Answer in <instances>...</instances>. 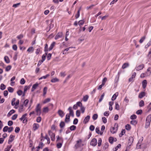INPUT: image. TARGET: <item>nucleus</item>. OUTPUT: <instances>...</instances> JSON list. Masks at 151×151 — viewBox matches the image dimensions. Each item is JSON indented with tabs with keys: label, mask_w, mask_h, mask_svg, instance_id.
<instances>
[{
	"label": "nucleus",
	"mask_w": 151,
	"mask_h": 151,
	"mask_svg": "<svg viewBox=\"0 0 151 151\" xmlns=\"http://www.w3.org/2000/svg\"><path fill=\"white\" fill-rule=\"evenodd\" d=\"M144 105V103L143 100H141L139 103V106L140 107H142Z\"/></svg>",
	"instance_id": "obj_50"
},
{
	"label": "nucleus",
	"mask_w": 151,
	"mask_h": 151,
	"mask_svg": "<svg viewBox=\"0 0 151 151\" xmlns=\"http://www.w3.org/2000/svg\"><path fill=\"white\" fill-rule=\"evenodd\" d=\"M81 8H80L78 10L77 14L75 16V17L76 19H77L80 16V11L81 10Z\"/></svg>",
	"instance_id": "obj_29"
},
{
	"label": "nucleus",
	"mask_w": 151,
	"mask_h": 151,
	"mask_svg": "<svg viewBox=\"0 0 151 151\" xmlns=\"http://www.w3.org/2000/svg\"><path fill=\"white\" fill-rule=\"evenodd\" d=\"M121 144H119L114 148L113 149L114 151H116L118 148L121 147Z\"/></svg>",
	"instance_id": "obj_39"
},
{
	"label": "nucleus",
	"mask_w": 151,
	"mask_h": 151,
	"mask_svg": "<svg viewBox=\"0 0 151 151\" xmlns=\"http://www.w3.org/2000/svg\"><path fill=\"white\" fill-rule=\"evenodd\" d=\"M49 135L50 136L51 139L52 141H54L55 140V134L53 133L51 131H50L48 132Z\"/></svg>",
	"instance_id": "obj_4"
},
{
	"label": "nucleus",
	"mask_w": 151,
	"mask_h": 151,
	"mask_svg": "<svg viewBox=\"0 0 151 151\" xmlns=\"http://www.w3.org/2000/svg\"><path fill=\"white\" fill-rule=\"evenodd\" d=\"M15 112V111L14 110L12 109L7 114V116H10L12 114L14 113Z\"/></svg>",
	"instance_id": "obj_28"
},
{
	"label": "nucleus",
	"mask_w": 151,
	"mask_h": 151,
	"mask_svg": "<svg viewBox=\"0 0 151 151\" xmlns=\"http://www.w3.org/2000/svg\"><path fill=\"white\" fill-rule=\"evenodd\" d=\"M68 110L69 111V114H68L70 116H71L72 117L74 116V112L73 110L72 109V108L71 107H69L68 109Z\"/></svg>",
	"instance_id": "obj_7"
},
{
	"label": "nucleus",
	"mask_w": 151,
	"mask_h": 151,
	"mask_svg": "<svg viewBox=\"0 0 151 151\" xmlns=\"http://www.w3.org/2000/svg\"><path fill=\"white\" fill-rule=\"evenodd\" d=\"M6 88V86L4 84L2 83L1 84L0 88L1 90H4Z\"/></svg>",
	"instance_id": "obj_38"
},
{
	"label": "nucleus",
	"mask_w": 151,
	"mask_h": 151,
	"mask_svg": "<svg viewBox=\"0 0 151 151\" xmlns=\"http://www.w3.org/2000/svg\"><path fill=\"white\" fill-rule=\"evenodd\" d=\"M144 67V65L143 64H142L138 66H136L135 69L139 71L142 70Z\"/></svg>",
	"instance_id": "obj_10"
},
{
	"label": "nucleus",
	"mask_w": 151,
	"mask_h": 151,
	"mask_svg": "<svg viewBox=\"0 0 151 151\" xmlns=\"http://www.w3.org/2000/svg\"><path fill=\"white\" fill-rule=\"evenodd\" d=\"M147 84V82L146 80H144L142 82V87L143 88H145Z\"/></svg>",
	"instance_id": "obj_18"
},
{
	"label": "nucleus",
	"mask_w": 151,
	"mask_h": 151,
	"mask_svg": "<svg viewBox=\"0 0 151 151\" xmlns=\"http://www.w3.org/2000/svg\"><path fill=\"white\" fill-rule=\"evenodd\" d=\"M118 95V93H115L112 96L111 98V100L112 101H114L116 99V97Z\"/></svg>",
	"instance_id": "obj_20"
},
{
	"label": "nucleus",
	"mask_w": 151,
	"mask_h": 151,
	"mask_svg": "<svg viewBox=\"0 0 151 151\" xmlns=\"http://www.w3.org/2000/svg\"><path fill=\"white\" fill-rule=\"evenodd\" d=\"M51 23L49 25V29L50 30L52 28L54 27V24L52 23L53 22V20L52 19H51L50 21Z\"/></svg>",
	"instance_id": "obj_26"
},
{
	"label": "nucleus",
	"mask_w": 151,
	"mask_h": 151,
	"mask_svg": "<svg viewBox=\"0 0 151 151\" xmlns=\"http://www.w3.org/2000/svg\"><path fill=\"white\" fill-rule=\"evenodd\" d=\"M134 140V139L132 137H129L128 142V144L132 145Z\"/></svg>",
	"instance_id": "obj_12"
},
{
	"label": "nucleus",
	"mask_w": 151,
	"mask_h": 151,
	"mask_svg": "<svg viewBox=\"0 0 151 151\" xmlns=\"http://www.w3.org/2000/svg\"><path fill=\"white\" fill-rule=\"evenodd\" d=\"M16 98H14L13 99L12 101V105L13 106H14L16 102H15V101H16Z\"/></svg>",
	"instance_id": "obj_57"
},
{
	"label": "nucleus",
	"mask_w": 151,
	"mask_h": 151,
	"mask_svg": "<svg viewBox=\"0 0 151 151\" xmlns=\"http://www.w3.org/2000/svg\"><path fill=\"white\" fill-rule=\"evenodd\" d=\"M23 108L24 106L23 104L20 105L19 108V111L20 113L24 111Z\"/></svg>",
	"instance_id": "obj_22"
},
{
	"label": "nucleus",
	"mask_w": 151,
	"mask_h": 151,
	"mask_svg": "<svg viewBox=\"0 0 151 151\" xmlns=\"http://www.w3.org/2000/svg\"><path fill=\"white\" fill-rule=\"evenodd\" d=\"M129 65V63H124L122 65V69H124L128 67Z\"/></svg>",
	"instance_id": "obj_35"
},
{
	"label": "nucleus",
	"mask_w": 151,
	"mask_h": 151,
	"mask_svg": "<svg viewBox=\"0 0 151 151\" xmlns=\"http://www.w3.org/2000/svg\"><path fill=\"white\" fill-rule=\"evenodd\" d=\"M151 121V114L149 115L147 117L146 122H150Z\"/></svg>",
	"instance_id": "obj_27"
},
{
	"label": "nucleus",
	"mask_w": 151,
	"mask_h": 151,
	"mask_svg": "<svg viewBox=\"0 0 151 151\" xmlns=\"http://www.w3.org/2000/svg\"><path fill=\"white\" fill-rule=\"evenodd\" d=\"M119 74H120V73L119 72L118 73V75H117L115 77V78L114 79V82L115 83H117L118 82V81H119Z\"/></svg>",
	"instance_id": "obj_24"
},
{
	"label": "nucleus",
	"mask_w": 151,
	"mask_h": 151,
	"mask_svg": "<svg viewBox=\"0 0 151 151\" xmlns=\"http://www.w3.org/2000/svg\"><path fill=\"white\" fill-rule=\"evenodd\" d=\"M105 129V126L104 125H102L101 126V133H100V135H102L103 134V132L104 131V130Z\"/></svg>",
	"instance_id": "obj_34"
},
{
	"label": "nucleus",
	"mask_w": 151,
	"mask_h": 151,
	"mask_svg": "<svg viewBox=\"0 0 151 151\" xmlns=\"http://www.w3.org/2000/svg\"><path fill=\"white\" fill-rule=\"evenodd\" d=\"M98 117V115L97 114H94L93 116H92L93 119V120H96L97 119Z\"/></svg>",
	"instance_id": "obj_52"
},
{
	"label": "nucleus",
	"mask_w": 151,
	"mask_h": 151,
	"mask_svg": "<svg viewBox=\"0 0 151 151\" xmlns=\"http://www.w3.org/2000/svg\"><path fill=\"white\" fill-rule=\"evenodd\" d=\"M39 125L37 123H34L32 125V129L34 131H36L39 128Z\"/></svg>",
	"instance_id": "obj_5"
},
{
	"label": "nucleus",
	"mask_w": 151,
	"mask_h": 151,
	"mask_svg": "<svg viewBox=\"0 0 151 151\" xmlns=\"http://www.w3.org/2000/svg\"><path fill=\"white\" fill-rule=\"evenodd\" d=\"M15 136L11 134L9 137V139L8 141V143L10 144L14 140Z\"/></svg>",
	"instance_id": "obj_9"
},
{
	"label": "nucleus",
	"mask_w": 151,
	"mask_h": 151,
	"mask_svg": "<svg viewBox=\"0 0 151 151\" xmlns=\"http://www.w3.org/2000/svg\"><path fill=\"white\" fill-rule=\"evenodd\" d=\"M38 86V84L37 83H36L35 84H34L32 87L31 89V91L32 92L34 90L37 88Z\"/></svg>",
	"instance_id": "obj_16"
},
{
	"label": "nucleus",
	"mask_w": 151,
	"mask_h": 151,
	"mask_svg": "<svg viewBox=\"0 0 151 151\" xmlns=\"http://www.w3.org/2000/svg\"><path fill=\"white\" fill-rule=\"evenodd\" d=\"M47 54V52H45V54L42 55V58L41 63H43L45 61Z\"/></svg>",
	"instance_id": "obj_17"
},
{
	"label": "nucleus",
	"mask_w": 151,
	"mask_h": 151,
	"mask_svg": "<svg viewBox=\"0 0 151 151\" xmlns=\"http://www.w3.org/2000/svg\"><path fill=\"white\" fill-rule=\"evenodd\" d=\"M76 128V127L74 125H72L70 127V130L71 131L74 130Z\"/></svg>",
	"instance_id": "obj_56"
},
{
	"label": "nucleus",
	"mask_w": 151,
	"mask_h": 151,
	"mask_svg": "<svg viewBox=\"0 0 151 151\" xmlns=\"http://www.w3.org/2000/svg\"><path fill=\"white\" fill-rule=\"evenodd\" d=\"M47 88L46 87H45L44 88L43 90V96H45V95L46 94Z\"/></svg>",
	"instance_id": "obj_32"
},
{
	"label": "nucleus",
	"mask_w": 151,
	"mask_h": 151,
	"mask_svg": "<svg viewBox=\"0 0 151 151\" xmlns=\"http://www.w3.org/2000/svg\"><path fill=\"white\" fill-rule=\"evenodd\" d=\"M63 36V33L62 32H59L56 35L55 37V40H57L60 38H61Z\"/></svg>",
	"instance_id": "obj_8"
},
{
	"label": "nucleus",
	"mask_w": 151,
	"mask_h": 151,
	"mask_svg": "<svg viewBox=\"0 0 151 151\" xmlns=\"http://www.w3.org/2000/svg\"><path fill=\"white\" fill-rule=\"evenodd\" d=\"M143 140V137H142L141 138V139H140L139 140V141L138 142V143H137V147L138 149H139V148H140V146H141L140 145H139V144L140 143H141V142Z\"/></svg>",
	"instance_id": "obj_19"
},
{
	"label": "nucleus",
	"mask_w": 151,
	"mask_h": 151,
	"mask_svg": "<svg viewBox=\"0 0 151 151\" xmlns=\"http://www.w3.org/2000/svg\"><path fill=\"white\" fill-rule=\"evenodd\" d=\"M34 50V48L32 47H30L27 50V51L28 52H33Z\"/></svg>",
	"instance_id": "obj_30"
},
{
	"label": "nucleus",
	"mask_w": 151,
	"mask_h": 151,
	"mask_svg": "<svg viewBox=\"0 0 151 151\" xmlns=\"http://www.w3.org/2000/svg\"><path fill=\"white\" fill-rule=\"evenodd\" d=\"M43 143L42 142H40L38 147H37V148H42L43 146Z\"/></svg>",
	"instance_id": "obj_53"
},
{
	"label": "nucleus",
	"mask_w": 151,
	"mask_h": 151,
	"mask_svg": "<svg viewBox=\"0 0 151 151\" xmlns=\"http://www.w3.org/2000/svg\"><path fill=\"white\" fill-rule=\"evenodd\" d=\"M118 125L117 124H115L114 126L111 127L110 128V132L111 133L114 134L116 132L118 129Z\"/></svg>",
	"instance_id": "obj_1"
},
{
	"label": "nucleus",
	"mask_w": 151,
	"mask_h": 151,
	"mask_svg": "<svg viewBox=\"0 0 151 151\" xmlns=\"http://www.w3.org/2000/svg\"><path fill=\"white\" fill-rule=\"evenodd\" d=\"M31 86V85H30L29 86H25L24 88V92H25L27 90L29 89Z\"/></svg>",
	"instance_id": "obj_23"
},
{
	"label": "nucleus",
	"mask_w": 151,
	"mask_h": 151,
	"mask_svg": "<svg viewBox=\"0 0 151 151\" xmlns=\"http://www.w3.org/2000/svg\"><path fill=\"white\" fill-rule=\"evenodd\" d=\"M8 91L10 93H13L14 91V89L10 87H8Z\"/></svg>",
	"instance_id": "obj_48"
},
{
	"label": "nucleus",
	"mask_w": 151,
	"mask_h": 151,
	"mask_svg": "<svg viewBox=\"0 0 151 151\" xmlns=\"http://www.w3.org/2000/svg\"><path fill=\"white\" fill-rule=\"evenodd\" d=\"M44 51L45 52H47L48 51V45L47 44H46L45 45L44 48Z\"/></svg>",
	"instance_id": "obj_46"
},
{
	"label": "nucleus",
	"mask_w": 151,
	"mask_h": 151,
	"mask_svg": "<svg viewBox=\"0 0 151 151\" xmlns=\"http://www.w3.org/2000/svg\"><path fill=\"white\" fill-rule=\"evenodd\" d=\"M29 102V100L27 99L25 100L24 102V104L25 106H27Z\"/></svg>",
	"instance_id": "obj_63"
},
{
	"label": "nucleus",
	"mask_w": 151,
	"mask_h": 151,
	"mask_svg": "<svg viewBox=\"0 0 151 151\" xmlns=\"http://www.w3.org/2000/svg\"><path fill=\"white\" fill-rule=\"evenodd\" d=\"M51 100V99L50 98H48L45 99L43 102V104H45L49 102Z\"/></svg>",
	"instance_id": "obj_36"
},
{
	"label": "nucleus",
	"mask_w": 151,
	"mask_h": 151,
	"mask_svg": "<svg viewBox=\"0 0 151 151\" xmlns=\"http://www.w3.org/2000/svg\"><path fill=\"white\" fill-rule=\"evenodd\" d=\"M97 141L96 139L93 138L92 139L90 142L91 145L95 146L97 144Z\"/></svg>",
	"instance_id": "obj_6"
},
{
	"label": "nucleus",
	"mask_w": 151,
	"mask_h": 151,
	"mask_svg": "<svg viewBox=\"0 0 151 151\" xmlns=\"http://www.w3.org/2000/svg\"><path fill=\"white\" fill-rule=\"evenodd\" d=\"M49 111V109L48 107H44L43 109V111L44 113H47Z\"/></svg>",
	"instance_id": "obj_41"
},
{
	"label": "nucleus",
	"mask_w": 151,
	"mask_h": 151,
	"mask_svg": "<svg viewBox=\"0 0 151 151\" xmlns=\"http://www.w3.org/2000/svg\"><path fill=\"white\" fill-rule=\"evenodd\" d=\"M44 138L47 140L48 144H49L50 142V139L48 137L47 135H46Z\"/></svg>",
	"instance_id": "obj_45"
},
{
	"label": "nucleus",
	"mask_w": 151,
	"mask_h": 151,
	"mask_svg": "<svg viewBox=\"0 0 151 151\" xmlns=\"http://www.w3.org/2000/svg\"><path fill=\"white\" fill-rule=\"evenodd\" d=\"M36 111L37 112V115L40 116V115L41 114V107L40 106V104H38L36 108H35Z\"/></svg>",
	"instance_id": "obj_2"
},
{
	"label": "nucleus",
	"mask_w": 151,
	"mask_h": 151,
	"mask_svg": "<svg viewBox=\"0 0 151 151\" xmlns=\"http://www.w3.org/2000/svg\"><path fill=\"white\" fill-rule=\"evenodd\" d=\"M27 115V114L25 113L24 114L22 115V117L19 119V120L21 121L23 119H27V118L26 116Z\"/></svg>",
	"instance_id": "obj_25"
},
{
	"label": "nucleus",
	"mask_w": 151,
	"mask_h": 151,
	"mask_svg": "<svg viewBox=\"0 0 151 151\" xmlns=\"http://www.w3.org/2000/svg\"><path fill=\"white\" fill-rule=\"evenodd\" d=\"M25 81L24 78H22L20 81V83L21 84L23 85L24 84L25 82Z\"/></svg>",
	"instance_id": "obj_60"
},
{
	"label": "nucleus",
	"mask_w": 151,
	"mask_h": 151,
	"mask_svg": "<svg viewBox=\"0 0 151 151\" xmlns=\"http://www.w3.org/2000/svg\"><path fill=\"white\" fill-rule=\"evenodd\" d=\"M58 81L59 79H58L57 78H55L52 79L51 80V82L52 83H55L58 82Z\"/></svg>",
	"instance_id": "obj_43"
},
{
	"label": "nucleus",
	"mask_w": 151,
	"mask_h": 151,
	"mask_svg": "<svg viewBox=\"0 0 151 151\" xmlns=\"http://www.w3.org/2000/svg\"><path fill=\"white\" fill-rule=\"evenodd\" d=\"M12 147V145L8 146L4 150V151H9Z\"/></svg>",
	"instance_id": "obj_47"
},
{
	"label": "nucleus",
	"mask_w": 151,
	"mask_h": 151,
	"mask_svg": "<svg viewBox=\"0 0 151 151\" xmlns=\"http://www.w3.org/2000/svg\"><path fill=\"white\" fill-rule=\"evenodd\" d=\"M4 60L5 62L7 63H9L10 62L9 59V57L7 56H5L4 57Z\"/></svg>",
	"instance_id": "obj_31"
},
{
	"label": "nucleus",
	"mask_w": 151,
	"mask_h": 151,
	"mask_svg": "<svg viewBox=\"0 0 151 151\" xmlns=\"http://www.w3.org/2000/svg\"><path fill=\"white\" fill-rule=\"evenodd\" d=\"M114 138L112 137H110L109 138V142L111 144L113 143L114 142Z\"/></svg>",
	"instance_id": "obj_54"
},
{
	"label": "nucleus",
	"mask_w": 151,
	"mask_h": 151,
	"mask_svg": "<svg viewBox=\"0 0 151 151\" xmlns=\"http://www.w3.org/2000/svg\"><path fill=\"white\" fill-rule=\"evenodd\" d=\"M147 71L148 73L147 72V74L148 75V76L150 75L151 74V68L149 67L148 68L147 70Z\"/></svg>",
	"instance_id": "obj_55"
},
{
	"label": "nucleus",
	"mask_w": 151,
	"mask_h": 151,
	"mask_svg": "<svg viewBox=\"0 0 151 151\" xmlns=\"http://www.w3.org/2000/svg\"><path fill=\"white\" fill-rule=\"evenodd\" d=\"M125 128L127 130H129L131 129L130 125L129 124H127L125 126Z\"/></svg>",
	"instance_id": "obj_61"
},
{
	"label": "nucleus",
	"mask_w": 151,
	"mask_h": 151,
	"mask_svg": "<svg viewBox=\"0 0 151 151\" xmlns=\"http://www.w3.org/2000/svg\"><path fill=\"white\" fill-rule=\"evenodd\" d=\"M65 124L63 121H61L60 124V127L61 128H63L65 126Z\"/></svg>",
	"instance_id": "obj_37"
},
{
	"label": "nucleus",
	"mask_w": 151,
	"mask_h": 151,
	"mask_svg": "<svg viewBox=\"0 0 151 151\" xmlns=\"http://www.w3.org/2000/svg\"><path fill=\"white\" fill-rule=\"evenodd\" d=\"M102 139L101 138H99L98 139V144L99 146H100L101 144Z\"/></svg>",
	"instance_id": "obj_58"
},
{
	"label": "nucleus",
	"mask_w": 151,
	"mask_h": 151,
	"mask_svg": "<svg viewBox=\"0 0 151 151\" xmlns=\"http://www.w3.org/2000/svg\"><path fill=\"white\" fill-rule=\"evenodd\" d=\"M145 95V93L144 92H141L139 95L138 97L140 98H142Z\"/></svg>",
	"instance_id": "obj_21"
},
{
	"label": "nucleus",
	"mask_w": 151,
	"mask_h": 151,
	"mask_svg": "<svg viewBox=\"0 0 151 151\" xmlns=\"http://www.w3.org/2000/svg\"><path fill=\"white\" fill-rule=\"evenodd\" d=\"M105 94L104 93H103L101 95V96L100 98L99 99V102H101L102 100L103 99L104 97V96Z\"/></svg>",
	"instance_id": "obj_44"
},
{
	"label": "nucleus",
	"mask_w": 151,
	"mask_h": 151,
	"mask_svg": "<svg viewBox=\"0 0 151 151\" xmlns=\"http://www.w3.org/2000/svg\"><path fill=\"white\" fill-rule=\"evenodd\" d=\"M88 96L87 95H86V96H83V101L84 102L86 101L88 99Z\"/></svg>",
	"instance_id": "obj_49"
},
{
	"label": "nucleus",
	"mask_w": 151,
	"mask_h": 151,
	"mask_svg": "<svg viewBox=\"0 0 151 151\" xmlns=\"http://www.w3.org/2000/svg\"><path fill=\"white\" fill-rule=\"evenodd\" d=\"M73 47H68V48H67L65 49L63 52V54H65L69 50V49L70 48H72Z\"/></svg>",
	"instance_id": "obj_33"
},
{
	"label": "nucleus",
	"mask_w": 151,
	"mask_h": 151,
	"mask_svg": "<svg viewBox=\"0 0 151 151\" xmlns=\"http://www.w3.org/2000/svg\"><path fill=\"white\" fill-rule=\"evenodd\" d=\"M82 141L81 139H79L76 141V143L75 145V147L76 148H78L80 147L81 145Z\"/></svg>",
	"instance_id": "obj_3"
},
{
	"label": "nucleus",
	"mask_w": 151,
	"mask_h": 151,
	"mask_svg": "<svg viewBox=\"0 0 151 151\" xmlns=\"http://www.w3.org/2000/svg\"><path fill=\"white\" fill-rule=\"evenodd\" d=\"M90 116L89 115L87 116L84 119L83 122L84 124H86L89 121Z\"/></svg>",
	"instance_id": "obj_15"
},
{
	"label": "nucleus",
	"mask_w": 151,
	"mask_h": 151,
	"mask_svg": "<svg viewBox=\"0 0 151 151\" xmlns=\"http://www.w3.org/2000/svg\"><path fill=\"white\" fill-rule=\"evenodd\" d=\"M70 116L68 114H67L66 116H65V122L66 123H68L70 121Z\"/></svg>",
	"instance_id": "obj_13"
},
{
	"label": "nucleus",
	"mask_w": 151,
	"mask_h": 151,
	"mask_svg": "<svg viewBox=\"0 0 151 151\" xmlns=\"http://www.w3.org/2000/svg\"><path fill=\"white\" fill-rule=\"evenodd\" d=\"M55 44V42H53L50 45L49 47L48 48V51H50L52 50Z\"/></svg>",
	"instance_id": "obj_11"
},
{
	"label": "nucleus",
	"mask_w": 151,
	"mask_h": 151,
	"mask_svg": "<svg viewBox=\"0 0 151 151\" xmlns=\"http://www.w3.org/2000/svg\"><path fill=\"white\" fill-rule=\"evenodd\" d=\"M137 123V122L135 120H132L130 122V124L133 125H135Z\"/></svg>",
	"instance_id": "obj_51"
},
{
	"label": "nucleus",
	"mask_w": 151,
	"mask_h": 151,
	"mask_svg": "<svg viewBox=\"0 0 151 151\" xmlns=\"http://www.w3.org/2000/svg\"><path fill=\"white\" fill-rule=\"evenodd\" d=\"M148 76V75L147 74V72L142 73L140 76V77L141 78H143L145 76Z\"/></svg>",
	"instance_id": "obj_42"
},
{
	"label": "nucleus",
	"mask_w": 151,
	"mask_h": 151,
	"mask_svg": "<svg viewBox=\"0 0 151 151\" xmlns=\"http://www.w3.org/2000/svg\"><path fill=\"white\" fill-rule=\"evenodd\" d=\"M58 113L59 115L62 118L64 115V114L63 112L61 110H58Z\"/></svg>",
	"instance_id": "obj_14"
},
{
	"label": "nucleus",
	"mask_w": 151,
	"mask_h": 151,
	"mask_svg": "<svg viewBox=\"0 0 151 151\" xmlns=\"http://www.w3.org/2000/svg\"><path fill=\"white\" fill-rule=\"evenodd\" d=\"M62 145V143H58L57 144V147L58 148H60L61 147Z\"/></svg>",
	"instance_id": "obj_64"
},
{
	"label": "nucleus",
	"mask_w": 151,
	"mask_h": 151,
	"mask_svg": "<svg viewBox=\"0 0 151 151\" xmlns=\"http://www.w3.org/2000/svg\"><path fill=\"white\" fill-rule=\"evenodd\" d=\"M9 127L7 126H5L3 129V131L4 132H6L8 131Z\"/></svg>",
	"instance_id": "obj_59"
},
{
	"label": "nucleus",
	"mask_w": 151,
	"mask_h": 151,
	"mask_svg": "<svg viewBox=\"0 0 151 151\" xmlns=\"http://www.w3.org/2000/svg\"><path fill=\"white\" fill-rule=\"evenodd\" d=\"M12 68V67L11 65L8 66L5 69V70L6 71H9Z\"/></svg>",
	"instance_id": "obj_62"
},
{
	"label": "nucleus",
	"mask_w": 151,
	"mask_h": 151,
	"mask_svg": "<svg viewBox=\"0 0 151 151\" xmlns=\"http://www.w3.org/2000/svg\"><path fill=\"white\" fill-rule=\"evenodd\" d=\"M50 76V74H47L45 76H43L41 77L40 78H39V80H42V79H46L47 77Z\"/></svg>",
	"instance_id": "obj_40"
}]
</instances>
